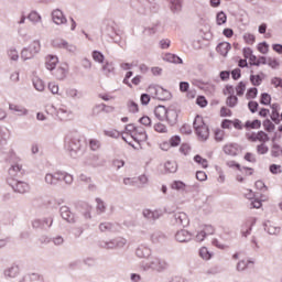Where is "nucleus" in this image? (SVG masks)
I'll return each instance as SVG.
<instances>
[{
  "instance_id": "nucleus-1",
  "label": "nucleus",
  "mask_w": 282,
  "mask_h": 282,
  "mask_svg": "<svg viewBox=\"0 0 282 282\" xmlns=\"http://www.w3.org/2000/svg\"><path fill=\"white\" fill-rule=\"evenodd\" d=\"M154 116L161 122H167L171 127L177 124L178 112L175 106H156L154 108Z\"/></svg>"
},
{
  "instance_id": "nucleus-2",
  "label": "nucleus",
  "mask_w": 282,
  "mask_h": 282,
  "mask_svg": "<svg viewBox=\"0 0 282 282\" xmlns=\"http://www.w3.org/2000/svg\"><path fill=\"white\" fill-rule=\"evenodd\" d=\"M82 147L83 144L80 143V139H78V137H74L72 134H67L65 137L64 149L67 155H69V158H72L73 160H76V158L80 155Z\"/></svg>"
},
{
  "instance_id": "nucleus-3",
  "label": "nucleus",
  "mask_w": 282,
  "mask_h": 282,
  "mask_svg": "<svg viewBox=\"0 0 282 282\" xmlns=\"http://www.w3.org/2000/svg\"><path fill=\"white\" fill-rule=\"evenodd\" d=\"M126 135H130V138H132L134 142H138V144H142V142H147V140H149L147 130L133 123L126 126Z\"/></svg>"
},
{
  "instance_id": "nucleus-4",
  "label": "nucleus",
  "mask_w": 282,
  "mask_h": 282,
  "mask_svg": "<svg viewBox=\"0 0 282 282\" xmlns=\"http://www.w3.org/2000/svg\"><path fill=\"white\" fill-rule=\"evenodd\" d=\"M141 268L144 272H148V270H152L153 272H164V270L169 268V263L161 258L153 256L149 258L148 261L142 262Z\"/></svg>"
},
{
  "instance_id": "nucleus-5",
  "label": "nucleus",
  "mask_w": 282,
  "mask_h": 282,
  "mask_svg": "<svg viewBox=\"0 0 282 282\" xmlns=\"http://www.w3.org/2000/svg\"><path fill=\"white\" fill-rule=\"evenodd\" d=\"M37 54H41V41L34 40L22 48L20 56L23 61H32Z\"/></svg>"
},
{
  "instance_id": "nucleus-6",
  "label": "nucleus",
  "mask_w": 282,
  "mask_h": 282,
  "mask_svg": "<svg viewBox=\"0 0 282 282\" xmlns=\"http://www.w3.org/2000/svg\"><path fill=\"white\" fill-rule=\"evenodd\" d=\"M193 126L199 140H208L210 131L208 130V126L206 124V122H204V118L202 116L197 115L195 117Z\"/></svg>"
},
{
  "instance_id": "nucleus-7",
  "label": "nucleus",
  "mask_w": 282,
  "mask_h": 282,
  "mask_svg": "<svg viewBox=\"0 0 282 282\" xmlns=\"http://www.w3.org/2000/svg\"><path fill=\"white\" fill-rule=\"evenodd\" d=\"M147 91L150 94L151 98L155 100H171V91L160 85H150Z\"/></svg>"
},
{
  "instance_id": "nucleus-8",
  "label": "nucleus",
  "mask_w": 282,
  "mask_h": 282,
  "mask_svg": "<svg viewBox=\"0 0 282 282\" xmlns=\"http://www.w3.org/2000/svg\"><path fill=\"white\" fill-rule=\"evenodd\" d=\"M7 184L12 188L13 193H18L19 195L30 193V184L28 182L19 181L17 178H7Z\"/></svg>"
},
{
  "instance_id": "nucleus-9",
  "label": "nucleus",
  "mask_w": 282,
  "mask_h": 282,
  "mask_svg": "<svg viewBox=\"0 0 282 282\" xmlns=\"http://www.w3.org/2000/svg\"><path fill=\"white\" fill-rule=\"evenodd\" d=\"M127 246V239L122 237L113 238L101 242V248L106 250H116V248H124Z\"/></svg>"
},
{
  "instance_id": "nucleus-10",
  "label": "nucleus",
  "mask_w": 282,
  "mask_h": 282,
  "mask_svg": "<svg viewBox=\"0 0 282 282\" xmlns=\"http://www.w3.org/2000/svg\"><path fill=\"white\" fill-rule=\"evenodd\" d=\"M20 274H21V267H19V264L17 263L11 264L10 267L3 270V278L7 281H12L19 278Z\"/></svg>"
},
{
  "instance_id": "nucleus-11",
  "label": "nucleus",
  "mask_w": 282,
  "mask_h": 282,
  "mask_svg": "<svg viewBox=\"0 0 282 282\" xmlns=\"http://www.w3.org/2000/svg\"><path fill=\"white\" fill-rule=\"evenodd\" d=\"M172 221L174 226H182L183 228H186V226L191 224V219L188 218V215L184 212L174 213Z\"/></svg>"
},
{
  "instance_id": "nucleus-12",
  "label": "nucleus",
  "mask_w": 282,
  "mask_h": 282,
  "mask_svg": "<svg viewBox=\"0 0 282 282\" xmlns=\"http://www.w3.org/2000/svg\"><path fill=\"white\" fill-rule=\"evenodd\" d=\"M193 232L186 229H180L174 235V239L178 243H189V241H193Z\"/></svg>"
},
{
  "instance_id": "nucleus-13",
  "label": "nucleus",
  "mask_w": 282,
  "mask_h": 282,
  "mask_svg": "<svg viewBox=\"0 0 282 282\" xmlns=\"http://www.w3.org/2000/svg\"><path fill=\"white\" fill-rule=\"evenodd\" d=\"M51 17L55 25H67V17H65V13L61 9H54Z\"/></svg>"
},
{
  "instance_id": "nucleus-14",
  "label": "nucleus",
  "mask_w": 282,
  "mask_h": 282,
  "mask_svg": "<svg viewBox=\"0 0 282 282\" xmlns=\"http://www.w3.org/2000/svg\"><path fill=\"white\" fill-rule=\"evenodd\" d=\"M44 182L47 186H57L58 182H61V171L46 173Z\"/></svg>"
},
{
  "instance_id": "nucleus-15",
  "label": "nucleus",
  "mask_w": 282,
  "mask_h": 282,
  "mask_svg": "<svg viewBox=\"0 0 282 282\" xmlns=\"http://www.w3.org/2000/svg\"><path fill=\"white\" fill-rule=\"evenodd\" d=\"M61 217L68 224H76V214L72 213L69 207L67 206H62L59 208Z\"/></svg>"
},
{
  "instance_id": "nucleus-16",
  "label": "nucleus",
  "mask_w": 282,
  "mask_h": 282,
  "mask_svg": "<svg viewBox=\"0 0 282 282\" xmlns=\"http://www.w3.org/2000/svg\"><path fill=\"white\" fill-rule=\"evenodd\" d=\"M213 232H215L213 226H204L200 230L197 231L195 236V241L202 243V241H204V239H206L208 235H213Z\"/></svg>"
},
{
  "instance_id": "nucleus-17",
  "label": "nucleus",
  "mask_w": 282,
  "mask_h": 282,
  "mask_svg": "<svg viewBox=\"0 0 282 282\" xmlns=\"http://www.w3.org/2000/svg\"><path fill=\"white\" fill-rule=\"evenodd\" d=\"M142 215L145 219H149L150 221H156V219H160V217H162L163 213L162 209H143Z\"/></svg>"
},
{
  "instance_id": "nucleus-18",
  "label": "nucleus",
  "mask_w": 282,
  "mask_h": 282,
  "mask_svg": "<svg viewBox=\"0 0 282 282\" xmlns=\"http://www.w3.org/2000/svg\"><path fill=\"white\" fill-rule=\"evenodd\" d=\"M9 176L7 180H17L20 175H23V165L15 163L9 167Z\"/></svg>"
},
{
  "instance_id": "nucleus-19",
  "label": "nucleus",
  "mask_w": 282,
  "mask_h": 282,
  "mask_svg": "<svg viewBox=\"0 0 282 282\" xmlns=\"http://www.w3.org/2000/svg\"><path fill=\"white\" fill-rule=\"evenodd\" d=\"M135 257H138V259H149V257H151V248L140 245L135 249Z\"/></svg>"
},
{
  "instance_id": "nucleus-20",
  "label": "nucleus",
  "mask_w": 282,
  "mask_h": 282,
  "mask_svg": "<svg viewBox=\"0 0 282 282\" xmlns=\"http://www.w3.org/2000/svg\"><path fill=\"white\" fill-rule=\"evenodd\" d=\"M9 110L13 111L14 113H18V116H21V117L30 116V110H28V108L20 105L10 104Z\"/></svg>"
},
{
  "instance_id": "nucleus-21",
  "label": "nucleus",
  "mask_w": 282,
  "mask_h": 282,
  "mask_svg": "<svg viewBox=\"0 0 282 282\" xmlns=\"http://www.w3.org/2000/svg\"><path fill=\"white\" fill-rule=\"evenodd\" d=\"M248 140H251V142H268V140H270V138H268V133H265L263 131H259L257 133H251L248 137Z\"/></svg>"
},
{
  "instance_id": "nucleus-22",
  "label": "nucleus",
  "mask_w": 282,
  "mask_h": 282,
  "mask_svg": "<svg viewBox=\"0 0 282 282\" xmlns=\"http://www.w3.org/2000/svg\"><path fill=\"white\" fill-rule=\"evenodd\" d=\"M271 120L275 122V124H279V122H281V115L279 113V111H281V105L273 104L271 106Z\"/></svg>"
},
{
  "instance_id": "nucleus-23",
  "label": "nucleus",
  "mask_w": 282,
  "mask_h": 282,
  "mask_svg": "<svg viewBox=\"0 0 282 282\" xmlns=\"http://www.w3.org/2000/svg\"><path fill=\"white\" fill-rule=\"evenodd\" d=\"M45 65L46 69H48L50 72L56 69V65H58V56L47 55L45 58Z\"/></svg>"
},
{
  "instance_id": "nucleus-24",
  "label": "nucleus",
  "mask_w": 282,
  "mask_h": 282,
  "mask_svg": "<svg viewBox=\"0 0 282 282\" xmlns=\"http://www.w3.org/2000/svg\"><path fill=\"white\" fill-rule=\"evenodd\" d=\"M249 265H254V260L253 259H242L237 263L236 270L238 272H243V271L248 270Z\"/></svg>"
},
{
  "instance_id": "nucleus-25",
  "label": "nucleus",
  "mask_w": 282,
  "mask_h": 282,
  "mask_svg": "<svg viewBox=\"0 0 282 282\" xmlns=\"http://www.w3.org/2000/svg\"><path fill=\"white\" fill-rule=\"evenodd\" d=\"M232 50V46L228 42H221L217 45L216 51L220 56H228V52Z\"/></svg>"
},
{
  "instance_id": "nucleus-26",
  "label": "nucleus",
  "mask_w": 282,
  "mask_h": 282,
  "mask_svg": "<svg viewBox=\"0 0 282 282\" xmlns=\"http://www.w3.org/2000/svg\"><path fill=\"white\" fill-rule=\"evenodd\" d=\"M162 58L165 61V63H173L174 65H182L183 63L180 56L173 53H165Z\"/></svg>"
},
{
  "instance_id": "nucleus-27",
  "label": "nucleus",
  "mask_w": 282,
  "mask_h": 282,
  "mask_svg": "<svg viewBox=\"0 0 282 282\" xmlns=\"http://www.w3.org/2000/svg\"><path fill=\"white\" fill-rule=\"evenodd\" d=\"M169 8L173 14H180L182 12V0H167Z\"/></svg>"
},
{
  "instance_id": "nucleus-28",
  "label": "nucleus",
  "mask_w": 282,
  "mask_h": 282,
  "mask_svg": "<svg viewBox=\"0 0 282 282\" xmlns=\"http://www.w3.org/2000/svg\"><path fill=\"white\" fill-rule=\"evenodd\" d=\"M26 19L32 23L33 25H37V23H43V17L40 15L37 11H31Z\"/></svg>"
},
{
  "instance_id": "nucleus-29",
  "label": "nucleus",
  "mask_w": 282,
  "mask_h": 282,
  "mask_svg": "<svg viewBox=\"0 0 282 282\" xmlns=\"http://www.w3.org/2000/svg\"><path fill=\"white\" fill-rule=\"evenodd\" d=\"M224 153H226V155H231L232 158H235V155L239 153V148L235 143L226 144L224 147Z\"/></svg>"
},
{
  "instance_id": "nucleus-30",
  "label": "nucleus",
  "mask_w": 282,
  "mask_h": 282,
  "mask_svg": "<svg viewBox=\"0 0 282 282\" xmlns=\"http://www.w3.org/2000/svg\"><path fill=\"white\" fill-rule=\"evenodd\" d=\"M65 98H72L73 100H76L80 98V93L76 88H66L65 90Z\"/></svg>"
},
{
  "instance_id": "nucleus-31",
  "label": "nucleus",
  "mask_w": 282,
  "mask_h": 282,
  "mask_svg": "<svg viewBox=\"0 0 282 282\" xmlns=\"http://www.w3.org/2000/svg\"><path fill=\"white\" fill-rule=\"evenodd\" d=\"M52 218H44L42 220V224H41V220H34L33 221V228H40V226L42 228H50L52 226Z\"/></svg>"
},
{
  "instance_id": "nucleus-32",
  "label": "nucleus",
  "mask_w": 282,
  "mask_h": 282,
  "mask_svg": "<svg viewBox=\"0 0 282 282\" xmlns=\"http://www.w3.org/2000/svg\"><path fill=\"white\" fill-rule=\"evenodd\" d=\"M7 56L9 61L17 63L19 61V51L15 47H10L7 51Z\"/></svg>"
},
{
  "instance_id": "nucleus-33",
  "label": "nucleus",
  "mask_w": 282,
  "mask_h": 282,
  "mask_svg": "<svg viewBox=\"0 0 282 282\" xmlns=\"http://www.w3.org/2000/svg\"><path fill=\"white\" fill-rule=\"evenodd\" d=\"M263 78H265V74L260 73L258 75H250L251 84L254 85V87H259L261 83H263Z\"/></svg>"
},
{
  "instance_id": "nucleus-34",
  "label": "nucleus",
  "mask_w": 282,
  "mask_h": 282,
  "mask_svg": "<svg viewBox=\"0 0 282 282\" xmlns=\"http://www.w3.org/2000/svg\"><path fill=\"white\" fill-rule=\"evenodd\" d=\"M213 254L214 253L206 247H202L199 249V257H202L204 261H210L213 259Z\"/></svg>"
},
{
  "instance_id": "nucleus-35",
  "label": "nucleus",
  "mask_w": 282,
  "mask_h": 282,
  "mask_svg": "<svg viewBox=\"0 0 282 282\" xmlns=\"http://www.w3.org/2000/svg\"><path fill=\"white\" fill-rule=\"evenodd\" d=\"M113 107L107 106L105 104L97 105L93 108V113L96 115L98 111H107V113H111L113 111Z\"/></svg>"
},
{
  "instance_id": "nucleus-36",
  "label": "nucleus",
  "mask_w": 282,
  "mask_h": 282,
  "mask_svg": "<svg viewBox=\"0 0 282 282\" xmlns=\"http://www.w3.org/2000/svg\"><path fill=\"white\" fill-rule=\"evenodd\" d=\"M100 232H113L116 230V225L111 223H101L99 225Z\"/></svg>"
},
{
  "instance_id": "nucleus-37",
  "label": "nucleus",
  "mask_w": 282,
  "mask_h": 282,
  "mask_svg": "<svg viewBox=\"0 0 282 282\" xmlns=\"http://www.w3.org/2000/svg\"><path fill=\"white\" fill-rule=\"evenodd\" d=\"M33 87L36 89V91H45V82H43V79L40 77H34Z\"/></svg>"
},
{
  "instance_id": "nucleus-38",
  "label": "nucleus",
  "mask_w": 282,
  "mask_h": 282,
  "mask_svg": "<svg viewBox=\"0 0 282 282\" xmlns=\"http://www.w3.org/2000/svg\"><path fill=\"white\" fill-rule=\"evenodd\" d=\"M101 70L104 72L105 76H109L116 72V68L113 67V63L105 62V64L101 66Z\"/></svg>"
},
{
  "instance_id": "nucleus-39",
  "label": "nucleus",
  "mask_w": 282,
  "mask_h": 282,
  "mask_svg": "<svg viewBox=\"0 0 282 282\" xmlns=\"http://www.w3.org/2000/svg\"><path fill=\"white\" fill-rule=\"evenodd\" d=\"M227 166H229V169H238V171H248L249 175H252L253 173V170L250 167H243L241 170V165L239 163H236L235 161H228Z\"/></svg>"
},
{
  "instance_id": "nucleus-40",
  "label": "nucleus",
  "mask_w": 282,
  "mask_h": 282,
  "mask_svg": "<svg viewBox=\"0 0 282 282\" xmlns=\"http://www.w3.org/2000/svg\"><path fill=\"white\" fill-rule=\"evenodd\" d=\"M164 169L167 173H176L177 172V163L175 161H166L164 164Z\"/></svg>"
},
{
  "instance_id": "nucleus-41",
  "label": "nucleus",
  "mask_w": 282,
  "mask_h": 282,
  "mask_svg": "<svg viewBox=\"0 0 282 282\" xmlns=\"http://www.w3.org/2000/svg\"><path fill=\"white\" fill-rule=\"evenodd\" d=\"M67 45V41L64 39H55L52 41V46L56 47L57 50H65Z\"/></svg>"
},
{
  "instance_id": "nucleus-42",
  "label": "nucleus",
  "mask_w": 282,
  "mask_h": 282,
  "mask_svg": "<svg viewBox=\"0 0 282 282\" xmlns=\"http://www.w3.org/2000/svg\"><path fill=\"white\" fill-rule=\"evenodd\" d=\"M165 239H166V237L162 232H154L151 236V241L153 243H162L163 241H165Z\"/></svg>"
},
{
  "instance_id": "nucleus-43",
  "label": "nucleus",
  "mask_w": 282,
  "mask_h": 282,
  "mask_svg": "<svg viewBox=\"0 0 282 282\" xmlns=\"http://www.w3.org/2000/svg\"><path fill=\"white\" fill-rule=\"evenodd\" d=\"M194 162L202 166V169H208V160L202 158V155L197 154L194 156Z\"/></svg>"
},
{
  "instance_id": "nucleus-44",
  "label": "nucleus",
  "mask_w": 282,
  "mask_h": 282,
  "mask_svg": "<svg viewBox=\"0 0 282 282\" xmlns=\"http://www.w3.org/2000/svg\"><path fill=\"white\" fill-rule=\"evenodd\" d=\"M91 57H93V61H95V63H99V64L105 63V55L100 51H93Z\"/></svg>"
},
{
  "instance_id": "nucleus-45",
  "label": "nucleus",
  "mask_w": 282,
  "mask_h": 282,
  "mask_svg": "<svg viewBox=\"0 0 282 282\" xmlns=\"http://www.w3.org/2000/svg\"><path fill=\"white\" fill-rule=\"evenodd\" d=\"M228 21V15L224 11H220L216 14V23L217 25H224Z\"/></svg>"
},
{
  "instance_id": "nucleus-46",
  "label": "nucleus",
  "mask_w": 282,
  "mask_h": 282,
  "mask_svg": "<svg viewBox=\"0 0 282 282\" xmlns=\"http://www.w3.org/2000/svg\"><path fill=\"white\" fill-rule=\"evenodd\" d=\"M153 129L156 133H169V128L162 122L154 123Z\"/></svg>"
},
{
  "instance_id": "nucleus-47",
  "label": "nucleus",
  "mask_w": 282,
  "mask_h": 282,
  "mask_svg": "<svg viewBox=\"0 0 282 282\" xmlns=\"http://www.w3.org/2000/svg\"><path fill=\"white\" fill-rule=\"evenodd\" d=\"M55 78H57V80H65V78H67V69L58 67L55 70Z\"/></svg>"
},
{
  "instance_id": "nucleus-48",
  "label": "nucleus",
  "mask_w": 282,
  "mask_h": 282,
  "mask_svg": "<svg viewBox=\"0 0 282 282\" xmlns=\"http://www.w3.org/2000/svg\"><path fill=\"white\" fill-rule=\"evenodd\" d=\"M59 182H65V184H72L74 182V176L66 172H61Z\"/></svg>"
},
{
  "instance_id": "nucleus-49",
  "label": "nucleus",
  "mask_w": 282,
  "mask_h": 282,
  "mask_svg": "<svg viewBox=\"0 0 282 282\" xmlns=\"http://www.w3.org/2000/svg\"><path fill=\"white\" fill-rule=\"evenodd\" d=\"M265 230L269 235H279V232H281V228L271 225L270 223L265 224Z\"/></svg>"
},
{
  "instance_id": "nucleus-50",
  "label": "nucleus",
  "mask_w": 282,
  "mask_h": 282,
  "mask_svg": "<svg viewBox=\"0 0 282 282\" xmlns=\"http://www.w3.org/2000/svg\"><path fill=\"white\" fill-rule=\"evenodd\" d=\"M64 50H66V52H68V54H73L74 56H76V54H78V46H76L75 44H72L69 42H66V46Z\"/></svg>"
},
{
  "instance_id": "nucleus-51",
  "label": "nucleus",
  "mask_w": 282,
  "mask_h": 282,
  "mask_svg": "<svg viewBox=\"0 0 282 282\" xmlns=\"http://www.w3.org/2000/svg\"><path fill=\"white\" fill-rule=\"evenodd\" d=\"M173 191H186V183L182 181H174L172 183Z\"/></svg>"
},
{
  "instance_id": "nucleus-52",
  "label": "nucleus",
  "mask_w": 282,
  "mask_h": 282,
  "mask_svg": "<svg viewBox=\"0 0 282 282\" xmlns=\"http://www.w3.org/2000/svg\"><path fill=\"white\" fill-rule=\"evenodd\" d=\"M127 107L130 113H138L140 111L138 104H135L133 100L128 101Z\"/></svg>"
},
{
  "instance_id": "nucleus-53",
  "label": "nucleus",
  "mask_w": 282,
  "mask_h": 282,
  "mask_svg": "<svg viewBox=\"0 0 282 282\" xmlns=\"http://www.w3.org/2000/svg\"><path fill=\"white\" fill-rule=\"evenodd\" d=\"M95 202L98 213H105L107 210V206L105 205V202L101 198H96Z\"/></svg>"
},
{
  "instance_id": "nucleus-54",
  "label": "nucleus",
  "mask_w": 282,
  "mask_h": 282,
  "mask_svg": "<svg viewBox=\"0 0 282 282\" xmlns=\"http://www.w3.org/2000/svg\"><path fill=\"white\" fill-rule=\"evenodd\" d=\"M245 127L247 129H260L261 128V121L260 120H253V121H247Z\"/></svg>"
},
{
  "instance_id": "nucleus-55",
  "label": "nucleus",
  "mask_w": 282,
  "mask_h": 282,
  "mask_svg": "<svg viewBox=\"0 0 282 282\" xmlns=\"http://www.w3.org/2000/svg\"><path fill=\"white\" fill-rule=\"evenodd\" d=\"M47 87H48V90L51 91V94H53L54 96H61L59 88L56 83L51 82V83H48Z\"/></svg>"
},
{
  "instance_id": "nucleus-56",
  "label": "nucleus",
  "mask_w": 282,
  "mask_h": 282,
  "mask_svg": "<svg viewBox=\"0 0 282 282\" xmlns=\"http://www.w3.org/2000/svg\"><path fill=\"white\" fill-rule=\"evenodd\" d=\"M104 135L116 139V138H120V132L116 129H109L104 131Z\"/></svg>"
},
{
  "instance_id": "nucleus-57",
  "label": "nucleus",
  "mask_w": 282,
  "mask_h": 282,
  "mask_svg": "<svg viewBox=\"0 0 282 282\" xmlns=\"http://www.w3.org/2000/svg\"><path fill=\"white\" fill-rule=\"evenodd\" d=\"M237 102H239V99L235 95H230L227 98L226 105L228 107H237Z\"/></svg>"
},
{
  "instance_id": "nucleus-58",
  "label": "nucleus",
  "mask_w": 282,
  "mask_h": 282,
  "mask_svg": "<svg viewBox=\"0 0 282 282\" xmlns=\"http://www.w3.org/2000/svg\"><path fill=\"white\" fill-rule=\"evenodd\" d=\"M91 210H94L91 205H85V209L82 213L83 217H85V219H91Z\"/></svg>"
},
{
  "instance_id": "nucleus-59",
  "label": "nucleus",
  "mask_w": 282,
  "mask_h": 282,
  "mask_svg": "<svg viewBox=\"0 0 282 282\" xmlns=\"http://www.w3.org/2000/svg\"><path fill=\"white\" fill-rule=\"evenodd\" d=\"M258 51L260 54H268V52H270V45H268L265 42H262L258 44Z\"/></svg>"
},
{
  "instance_id": "nucleus-60",
  "label": "nucleus",
  "mask_w": 282,
  "mask_h": 282,
  "mask_svg": "<svg viewBox=\"0 0 282 282\" xmlns=\"http://www.w3.org/2000/svg\"><path fill=\"white\" fill-rule=\"evenodd\" d=\"M267 65L269 67H271V69H276L280 64H279V61H276V58L268 57L267 58Z\"/></svg>"
},
{
  "instance_id": "nucleus-61",
  "label": "nucleus",
  "mask_w": 282,
  "mask_h": 282,
  "mask_svg": "<svg viewBox=\"0 0 282 282\" xmlns=\"http://www.w3.org/2000/svg\"><path fill=\"white\" fill-rule=\"evenodd\" d=\"M261 105H270V102H272V97L268 94V93H263L261 95V99H260Z\"/></svg>"
},
{
  "instance_id": "nucleus-62",
  "label": "nucleus",
  "mask_w": 282,
  "mask_h": 282,
  "mask_svg": "<svg viewBox=\"0 0 282 282\" xmlns=\"http://www.w3.org/2000/svg\"><path fill=\"white\" fill-rule=\"evenodd\" d=\"M246 93V83L240 82L236 87V94L237 96H243Z\"/></svg>"
},
{
  "instance_id": "nucleus-63",
  "label": "nucleus",
  "mask_w": 282,
  "mask_h": 282,
  "mask_svg": "<svg viewBox=\"0 0 282 282\" xmlns=\"http://www.w3.org/2000/svg\"><path fill=\"white\" fill-rule=\"evenodd\" d=\"M242 39L246 43H248V45H252L254 43V40H256L254 35L251 34V33H245Z\"/></svg>"
},
{
  "instance_id": "nucleus-64",
  "label": "nucleus",
  "mask_w": 282,
  "mask_h": 282,
  "mask_svg": "<svg viewBox=\"0 0 282 282\" xmlns=\"http://www.w3.org/2000/svg\"><path fill=\"white\" fill-rule=\"evenodd\" d=\"M169 142L170 147H180L182 139L180 138V135H173Z\"/></svg>"
}]
</instances>
